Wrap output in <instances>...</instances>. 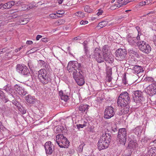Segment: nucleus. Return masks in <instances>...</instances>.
I'll use <instances>...</instances> for the list:
<instances>
[{
	"mask_svg": "<svg viewBox=\"0 0 156 156\" xmlns=\"http://www.w3.org/2000/svg\"><path fill=\"white\" fill-rule=\"evenodd\" d=\"M87 43V41H84L82 44L83 46L84 50L86 55L89 53L88 47V46Z\"/></svg>",
	"mask_w": 156,
	"mask_h": 156,
	"instance_id": "obj_27",
	"label": "nucleus"
},
{
	"mask_svg": "<svg viewBox=\"0 0 156 156\" xmlns=\"http://www.w3.org/2000/svg\"><path fill=\"white\" fill-rule=\"evenodd\" d=\"M38 79L43 84H46L51 82V79L46 70L42 69L38 71Z\"/></svg>",
	"mask_w": 156,
	"mask_h": 156,
	"instance_id": "obj_3",
	"label": "nucleus"
},
{
	"mask_svg": "<svg viewBox=\"0 0 156 156\" xmlns=\"http://www.w3.org/2000/svg\"><path fill=\"white\" fill-rule=\"evenodd\" d=\"M137 144L136 141L131 140L129 141L128 145V147L129 149H134L137 147Z\"/></svg>",
	"mask_w": 156,
	"mask_h": 156,
	"instance_id": "obj_20",
	"label": "nucleus"
},
{
	"mask_svg": "<svg viewBox=\"0 0 156 156\" xmlns=\"http://www.w3.org/2000/svg\"><path fill=\"white\" fill-rule=\"evenodd\" d=\"M44 147L46 154L48 155H51L54 149V146L51 144V142L48 141L45 143L44 145Z\"/></svg>",
	"mask_w": 156,
	"mask_h": 156,
	"instance_id": "obj_12",
	"label": "nucleus"
},
{
	"mask_svg": "<svg viewBox=\"0 0 156 156\" xmlns=\"http://www.w3.org/2000/svg\"><path fill=\"white\" fill-rule=\"evenodd\" d=\"M18 93L20 95L24 96L27 93V92L25 90L24 88L22 87L21 89L19 90Z\"/></svg>",
	"mask_w": 156,
	"mask_h": 156,
	"instance_id": "obj_30",
	"label": "nucleus"
},
{
	"mask_svg": "<svg viewBox=\"0 0 156 156\" xmlns=\"http://www.w3.org/2000/svg\"><path fill=\"white\" fill-rule=\"evenodd\" d=\"M132 96L133 100L136 103H142L145 101L143 94L141 91L136 90L134 91Z\"/></svg>",
	"mask_w": 156,
	"mask_h": 156,
	"instance_id": "obj_9",
	"label": "nucleus"
},
{
	"mask_svg": "<svg viewBox=\"0 0 156 156\" xmlns=\"http://www.w3.org/2000/svg\"><path fill=\"white\" fill-rule=\"evenodd\" d=\"M112 131L113 133H115V132H117V130L116 128L112 127Z\"/></svg>",
	"mask_w": 156,
	"mask_h": 156,
	"instance_id": "obj_59",
	"label": "nucleus"
},
{
	"mask_svg": "<svg viewBox=\"0 0 156 156\" xmlns=\"http://www.w3.org/2000/svg\"><path fill=\"white\" fill-rule=\"evenodd\" d=\"M127 133L124 128L119 129L117 137V141L120 144L125 145L126 141Z\"/></svg>",
	"mask_w": 156,
	"mask_h": 156,
	"instance_id": "obj_4",
	"label": "nucleus"
},
{
	"mask_svg": "<svg viewBox=\"0 0 156 156\" xmlns=\"http://www.w3.org/2000/svg\"><path fill=\"white\" fill-rule=\"evenodd\" d=\"M45 62L42 60H40L38 61V63L41 65V66L42 67L45 65Z\"/></svg>",
	"mask_w": 156,
	"mask_h": 156,
	"instance_id": "obj_47",
	"label": "nucleus"
},
{
	"mask_svg": "<svg viewBox=\"0 0 156 156\" xmlns=\"http://www.w3.org/2000/svg\"><path fill=\"white\" fill-rule=\"evenodd\" d=\"M146 81L150 82H152L154 81V78L151 77H147L146 78Z\"/></svg>",
	"mask_w": 156,
	"mask_h": 156,
	"instance_id": "obj_39",
	"label": "nucleus"
},
{
	"mask_svg": "<svg viewBox=\"0 0 156 156\" xmlns=\"http://www.w3.org/2000/svg\"><path fill=\"white\" fill-rule=\"evenodd\" d=\"M145 5V3L144 1H142L140 2L139 3V6H143L144 5Z\"/></svg>",
	"mask_w": 156,
	"mask_h": 156,
	"instance_id": "obj_58",
	"label": "nucleus"
},
{
	"mask_svg": "<svg viewBox=\"0 0 156 156\" xmlns=\"http://www.w3.org/2000/svg\"><path fill=\"white\" fill-rule=\"evenodd\" d=\"M2 100L5 103H6L9 101V100L6 98L5 96V98H2Z\"/></svg>",
	"mask_w": 156,
	"mask_h": 156,
	"instance_id": "obj_53",
	"label": "nucleus"
},
{
	"mask_svg": "<svg viewBox=\"0 0 156 156\" xmlns=\"http://www.w3.org/2000/svg\"><path fill=\"white\" fill-rule=\"evenodd\" d=\"M2 89L5 90L7 93L10 94V95L13 98V95L11 94L13 91L12 87L9 84H7Z\"/></svg>",
	"mask_w": 156,
	"mask_h": 156,
	"instance_id": "obj_15",
	"label": "nucleus"
},
{
	"mask_svg": "<svg viewBox=\"0 0 156 156\" xmlns=\"http://www.w3.org/2000/svg\"><path fill=\"white\" fill-rule=\"evenodd\" d=\"M49 16L50 18H52V19H55V18H57L58 17H60V16H57L56 15V14H50L49 15Z\"/></svg>",
	"mask_w": 156,
	"mask_h": 156,
	"instance_id": "obj_43",
	"label": "nucleus"
},
{
	"mask_svg": "<svg viewBox=\"0 0 156 156\" xmlns=\"http://www.w3.org/2000/svg\"><path fill=\"white\" fill-rule=\"evenodd\" d=\"M42 37V36L40 35H37L36 38V40L37 41H38L39 40V39L41 38Z\"/></svg>",
	"mask_w": 156,
	"mask_h": 156,
	"instance_id": "obj_61",
	"label": "nucleus"
},
{
	"mask_svg": "<svg viewBox=\"0 0 156 156\" xmlns=\"http://www.w3.org/2000/svg\"><path fill=\"white\" fill-rule=\"evenodd\" d=\"M148 155L151 156L156 154V148L155 147L151 148L148 151Z\"/></svg>",
	"mask_w": 156,
	"mask_h": 156,
	"instance_id": "obj_26",
	"label": "nucleus"
},
{
	"mask_svg": "<svg viewBox=\"0 0 156 156\" xmlns=\"http://www.w3.org/2000/svg\"><path fill=\"white\" fill-rule=\"evenodd\" d=\"M5 94L4 92L2 90L0 91V97H2V98H5Z\"/></svg>",
	"mask_w": 156,
	"mask_h": 156,
	"instance_id": "obj_51",
	"label": "nucleus"
},
{
	"mask_svg": "<svg viewBox=\"0 0 156 156\" xmlns=\"http://www.w3.org/2000/svg\"><path fill=\"white\" fill-rule=\"evenodd\" d=\"M60 98L62 100L66 102L69 99V94H66L65 95H64L63 96H62Z\"/></svg>",
	"mask_w": 156,
	"mask_h": 156,
	"instance_id": "obj_31",
	"label": "nucleus"
},
{
	"mask_svg": "<svg viewBox=\"0 0 156 156\" xmlns=\"http://www.w3.org/2000/svg\"><path fill=\"white\" fill-rule=\"evenodd\" d=\"M7 4L6 3L4 4L0 8V9H2V7L4 9H8V6L7 5Z\"/></svg>",
	"mask_w": 156,
	"mask_h": 156,
	"instance_id": "obj_54",
	"label": "nucleus"
},
{
	"mask_svg": "<svg viewBox=\"0 0 156 156\" xmlns=\"http://www.w3.org/2000/svg\"><path fill=\"white\" fill-rule=\"evenodd\" d=\"M102 51L103 54L110 53V51L109 46L107 45H104L102 48Z\"/></svg>",
	"mask_w": 156,
	"mask_h": 156,
	"instance_id": "obj_25",
	"label": "nucleus"
},
{
	"mask_svg": "<svg viewBox=\"0 0 156 156\" xmlns=\"http://www.w3.org/2000/svg\"><path fill=\"white\" fill-rule=\"evenodd\" d=\"M87 123L83 124H79L76 125L78 129H80V128H83L87 126Z\"/></svg>",
	"mask_w": 156,
	"mask_h": 156,
	"instance_id": "obj_44",
	"label": "nucleus"
},
{
	"mask_svg": "<svg viewBox=\"0 0 156 156\" xmlns=\"http://www.w3.org/2000/svg\"><path fill=\"white\" fill-rule=\"evenodd\" d=\"M66 94L65 91L64 92L62 90H61L59 91V95L60 98H61L62 96H63L64 95H65Z\"/></svg>",
	"mask_w": 156,
	"mask_h": 156,
	"instance_id": "obj_45",
	"label": "nucleus"
},
{
	"mask_svg": "<svg viewBox=\"0 0 156 156\" xmlns=\"http://www.w3.org/2000/svg\"><path fill=\"white\" fill-rule=\"evenodd\" d=\"M140 35H141V34L140 35H139V34H138L136 38V40H137L138 41H141L140 38Z\"/></svg>",
	"mask_w": 156,
	"mask_h": 156,
	"instance_id": "obj_55",
	"label": "nucleus"
},
{
	"mask_svg": "<svg viewBox=\"0 0 156 156\" xmlns=\"http://www.w3.org/2000/svg\"><path fill=\"white\" fill-rule=\"evenodd\" d=\"M65 21L64 20H58V21L56 22L55 23L57 25H61L65 23Z\"/></svg>",
	"mask_w": 156,
	"mask_h": 156,
	"instance_id": "obj_37",
	"label": "nucleus"
},
{
	"mask_svg": "<svg viewBox=\"0 0 156 156\" xmlns=\"http://www.w3.org/2000/svg\"><path fill=\"white\" fill-rule=\"evenodd\" d=\"M38 50V49L37 48H34L31 49L30 50V51L31 53H33L37 51Z\"/></svg>",
	"mask_w": 156,
	"mask_h": 156,
	"instance_id": "obj_49",
	"label": "nucleus"
},
{
	"mask_svg": "<svg viewBox=\"0 0 156 156\" xmlns=\"http://www.w3.org/2000/svg\"><path fill=\"white\" fill-rule=\"evenodd\" d=\"M77 83L80 86H82L85 83L84 78L83 76L82 77H78L75 80Z\"/></svg>",
	"mask_w": 156,
	"mask_h": 156,
	"instance_id": "obj_22",
	"label": "nucleus"
},
{
	"mask_svg": "<svg viewBox=\"0 0 156 156\" xmlns=\"http://www.w3.org/2000/svg\"><path fill=\"white\" fill-rule=\"evenodd\" d=\"M73 71L72 75L74 80L80 77H82V70L77 71L76 69H74Z\"/></svg>",
	"mask_w": 156,
	"mask_h": 156,
	"instance_id": "obj_17",
	"label": "nucleus"
},
{
	"mask_svg": "<svg viewBox=\"0 0 156 156\" xmlns=\"http://www.w3.org/2000/svg\"><path fill=\"white\" fill-rule=\"evenodd\" d=\"M140 127L139 126L136 127L134 130V132L136 134H139V132L140 131Z\"/></svg>",
	"mask_w": 156,
	"mask_h": 156,
	"instance_id": "obj_38",
	"label": "nucleus"
},
{
	"mask_svg": "<svg viewBox=\"0 0 156 156\" xmlns=\"http://www.w3.org/2000/svg\"><path fill=\"white\" fill-rule=\"evenodd\" d=\"M11 98H12L11 100H12V103L15 105L17 106L18 105V103L16 100L14 99L13 100V99L14 98L13 97V98L11 96Z\"/></svg>",
	"mask_w": 156,
	"mask_h": 156,
	"instance_id": "obj_46",
	"label": "nucleus"
},
{
	"mask_svg": "<svg viewBox=\"0 0 156 156\" xmlns=\"http://www.w3.org/2000/svg\"><path fill=\"white\" fill-rule=\"evenodd\" d=\"M112 69L110 68L107 71V73L108 75V76H110V75L112 74Z\"/></svg>",
	"mask_w": 156,
	"mask_h": 156,
	"instance_id": "obj_52",
	"label": "nucleus"
},
{
	"mask_svg": "<svg viewBox=\"0 0 156 156\" xmlns=\"http://www.w3.org/2000/svg\"><path fill=\"white\" fill-rule=\"evenodd\" d=\"M101 50L98 48H96L95 49V50L94 51V57L96 56H97L101 54Z\"/></svg>",
	"mask_w": 156,
	"mask_h": 156,
	"instance_id": "obj_32",
	"label": "nucleus"
},
{
	"mask_svg": "<svg viewBox=\"0 0 156 156\" xmlns=\"http://www.w3.org/2000/svg\"><path fill=\"white\" fill-rule=\"evenodd\" d=\"M49 66L48 65L46 62L45 65L43 66V67H44L45 69H48V67Z\"/></svg>",
	"mask_w": 156,
	"mask_h": 156,
	"instance_id": "obj_62",
	"label": "nucleus"
},
{
	"mask_svg": "<svg viewBox=\"0 0 156 156\" xmlns=\"http://www.w3.org/2000/svg\"><path fill=\"white\" fill-rule=\"evenodd\" d=\"M33 43V42L32 41H26V44H29V45H31Z\"/></svg>",
	"mask_w": 156,
	"mask_h": 156,
	"instance_id": "obj_64",
	"label": "nucleus"
},
{
	"mask_svg": "<svg viewBox=\"0 0 156 156\" xmlns=\"http://www.w3.org/2000/svg\"><path fill=\"white\" fill-rule=\"evenodd\" d=\"M23 5V2H21L20 1H19L18 2H17L16 3V5L17 6H18L20 5Z\"/></svg>",
	"mask_w": 156,
	"mask_h": 156,
	"instance_id": "obj_56",
	"label": "nucleus"
},
{
	"mask_svg": "<svg viewBox=\"0 0 156 156\" xmlns=\"http://www.w3.org/2000/svg\"><path fill=\"white\" fill-rule=\"evenodd\" d=\"M26 99L27 102L30 104H34L36 101L34 97L29 95L26 97Z\"/></svg>",
	"mask_w": 156,
	"mask_h": 156,
	"instance_id": "obj_21",
	"label": "nucleus"
},
{
	"mask_svg": "<svg viewBox=\"0 0 156 156\" xmlns=\"http://www.w3.org/2000/svg\"><path fill=\"white\" fill-rule=\"evenodd\" d=\"M145 92L148 94L152 96L156 94V83H154L149 85L146 88Z\"/></svg>",
	"mask_w": 156,
	"mask_h": 156,
	"instance_id": "obj_11",
	"label": "nucleus"
},
{
	"mask_svg": "<svg viewBox=\"0 0 156 156\" xmlns=\"http://www.w3.org/2000/svg\"><path fill=\"white\" fill-rule=\"evenodd\" d=\"M108 23L107 21H104L99 23L98 25V27L100 28H102L106 26Z\"/></svg>",
	"mask_w": 156,
	"mask_h": 156,
	"instance_id": "obj_29",
	"label": "nucleus"
},
{
	"mask_svg": "<svg viewBox=\"0 0 156 156\" xmlns=\"http://www.w3.org/2000/svg\"><path fill=\"white\" fill-rule=\"evenodd\" d=\"M67 69L69 73L72 72L74 69H77L78 71L82 70L83 66L81 63H79L77 61H72L69 62Z\"/></svg>",
	"mask_w": 156,
	"mask_h": 156,
	"instance_id": "obj_8",
	"label": "nucleus"
},
{
	"mask_svg": "<svg viewBox=\"0 0 156 156\" xmlns=\"http://www.w3.org/2000/svg\"><path fill=\"white\" fill-rule=\"evenodd\" d=\"M145 3V5L149 4V3H150L151 2V0H146L144 1Z\"/></svg>",
	"mask_w": 156,
	"mask_h": 156,
	"instance_id": "obj_60",
	"label": "nucleus"
},
{
	"mask_svg": "<svg viewBox=\"0 0 156 156\" xmlns=\"http://www.w3.org/2000/svg\"><path fill=\"white\" fill-rule=\"evenodd\" d=\"M16 70L18 72L25 77L31 76L28 68L24 64H18L16 66Z\"/></svg>",
	"mask_w": 156,
	"mask_h": 156,
	"instance_id": "obj_7",
	"label": "nucleus"
},
{
	"mask_svg": "<svg viewBox=\"0 0 156 156\" xmlns=\"http://www.w3.org/2000/svg\"><path fill=\"white\" fill-rule=\"evenodd\" d=\"M84 10L85 12L89 13H90L91 12V9L88 5H86L85 7Z\"/></svg>",
	"mask_w": 156,
	"mask_h": 156,
	"instance_id": "obj_40",
	"label": "nucleus"
},
{
	"mask_svg": "<svg viewBox=\"0 0 156 156\" xmlns=\"http://www.w3.org/2000/svg\"><path fill=\"white\" fill-rule=\"evenodd\" d=\"M136 45L139 49L144 53L148 54L151 51V46L148 43L143 41H137Z\"/></svg>",
	"mask_w": 156,
	"mask_h": 156,
	"instance_id": "obj_6",
	"label": "nucleus"
},
{
	"mask_svg": "<svg viewBox=\"0 0 156 156\" xmlns=\"http://www.w3.org/2000/svg\"><path fill=\"white\" fill-rule=\"evenodd\" d=\"M56 142L61 148H68L69 144L68 139L62 134H58L56 136Z\"/></svg>",
	"mask_w": 156,
	"mask_h": 156,
	"instance_id": "obj_5",
	"label": "nucleus"
},
{
	"mask_svg": "<svg viewBox=\"0 0 156 156\" xmlns=\"http://www.w3.org/2000/svg\"><path fill=\"white\" fill-rule=\"evenodd\" d=\"M130 99L128 93L127 92L122 93L119 96L117 99L118 105L123 108L119 112V115H121L127 113L129 111V103Z\"/></svg>",
	"mask_w": 156,
	"mask_h": 156,
	"instance_id": "obj_1",
	"label": "nucleus"
},
{
	"mask_svg": "<svg viewBox=\"0 0 156 156\" xmlns=\"http://www.w3.org/2000/svg\"><path fill=\"white\" fill-rule=\"evenodd\" d=\"M94 58L97 62L99 63L103 62L104 61L103 54V55L100 54L94 57Z\"/></svg>",
	"mask_w": 156,
	"mask_h": 156,
	"instance_id": "obj_24",
	"label": "nucleus"
},
{
	"mask_svg": "<svg viewBox=\"0 0 156 156\" xmlns=\"http://www.w3.org/2000/svg\"><path fill=\"white\" fill-rule=\"evenodd\" d=\"M19 110L20 111V112L23 114H25L26 112V110L23 107H21L19 108Z\"/></svg>",
	"mask_w": 156,
	"mask_h": 156,
	"instance_id": "obj_42",
	"label": "nucleus"
},
{
	"mask_svg": "<svg viewBox=\"0 0 156 156\" xmlns=\"http://www.w3.org/2000/svg\"><path fill=\"white\" fill-rule=\"evenodd\" d=\"M22 87L20 86L18 84H16L14 86V90L18 93L19 90L21 89Z\"/></svg>",
	"mask_w": 156,
	"mask_h": 156,
	"instance_id": "obj_35",
	"label": "nucleus"
},
{
	"mask_svg": "<svg viewBox=\"0 0 156 156\" xmlns=\"http://www.w3.org/2000/svg\"><path fill=\"white\" fill-rule=\"evenodd\" d=\"M104 59L106 62L109 63H112L114 61L113 55L110 53L103 54Z\"/></svg>",
	"mask_w": 156,
	"mask_h": 156,
	"instance_id": "obj_14",
	"label": "nucleus"
},
{
	"mask_svg": "<svg viewBox=\"0 0 156 156\" xmlns=\"http://www.w3.org/2000/svg\"><path fill=\"white\" fill-rule=\"evenodd\" d=\"M28 65L30 70H32L34 69V65L31 62H29Z\"/></svg>",
	"mask_w": 156,
	"mask_h": 156,
	"instance_id": "obj_41",
	"label": "nucleus"
},
{
	"mask_svg": "<svg viewBox=\"0 0 156 156\" xmlns=\"http://www.w3.org/2000/svg\"><path fill=\"white\" fill-rule=\"evenodd\" d=\"M127 41L129 44L132 46H135L136 45V39L134 37H132L129 35H128L127 37Z\"/></svg>",
	"mask_w": 156,
	"mask_h": 156,
	"instance_id": "obj_16",
	"label": "nucleus"
},
{
	"mask_svg": "<svg viewBox=\"0 0 156 156\" xmlns=\"http://www.w3.org/2000/svg\"><path fill=\"white\" fill-rule=\"evenodd\" d=\"M118 4H117V7L119 8L123 5H126L128 2H130L128 0H117Z\"/></svg>",
	"mask_w": 156,
	"mask_h": 156,
	"instance_id": "obj_23",
	"label": "nucleus"
},
{
	"mask_svg": "<svg viewBox=\"0 0 156 156\" xmlns=\"http://www.w3.org/2000/svg\"><path fill=\"white\" fill-rule=\"evenodd\" d=\"M85 145V144L83 143V144H80L78 148V150L80 152H82L83 149V146Z\"/></svg>",
	"mask_w": 156,
	"mask_h": 156,
	"instance_id": "obj_36",
	"label": "nucleus"
},
{
	"mask_svg": "<svg viewBox=\"0 0 156 156\" xmlns=\"http://www.w3.org/2000/svg\"><path fill=\"white\" fill-rule=\"evenodd\" d=\"M6 3L7 5L8 6V9H9L15 5V2L12 1H11L7 2Z\"/></svg>",
	"mask_w": 156,
	"mask_h": 156,
	"instance_id": "obj_33",
	"label": "nucleus"
},
{
	"mask_svg": "<svg viewBox=\"0 0 156 156\" xmlns=\"http://www.w3.org/2000/svg\"><path fill=\"white\" fill-rule=\"evenodd\" d=\"M115 114L114 108L112 106L107 107L104 112L105 118L109 119L113 117Z\"/></svg>",
	"mask_w": 156,
	"mask_h": 156,
	"instance_id": "obj_10",
	"label": "nucleus"
},
{
	"mask_svg": "<svg viewBox=\"0 0 156 156\" xmlns=\"http://www.w3.org/2000/svg\"><path fill=\"white\" fill-rule=\"evenodd\" d=\"M112 140L111 135L109 133L103 134L101 136L98 143V148L99 151L107 148Z\"/></svg>",
	"mask_w": 156,
	"mask_h": 156,
	"instance_id": "obj_2",
	"label": "nucleus"
},
{
	"mask_svg": "<svg viewBox=\"0 0 156 156\" xmlns=\"http://www.w3.org/2000/svg\"><path fill=\"white\" fill-rule=\"evenodd\" d=\"M103 12V10L101 9H99L98 10V12L97 13V14L98 16L101 15Z\"/></svg>",
	"mask_w": 156,
	"mask_h": 156,
	"instance_id": "obj_48",
	"label": "nucleus"
},
{
	"mask_svg": "<svg viewBox=\"0 0 156 156\" xmlns=\"http://www.w3.org/2000/svg\"><path fill=\"white\" fill-rule=\"evenodd\" d=\"M107 78V80L108 82H110L111 81L112 78L110 77V76H108V78Z\"/></svg>",
	"mask_w": 156,
	"mask_h": 156,
	"instance_id": "obj_63",
	"label": "nucleus"
},
{
	"mask_svg": "<svg viewBox=\"0 0 156 156\" xmlns=\"http://www.w3.org/2000/svg\"><path fill=\"white\" fill-rule=\"evenodd\" d=\"M75 14L76 16L80 18H83L84 16V13L81 12H77Z\"/></svg>",
	"mask_w": 156,
	"mask_h": 156,
	"instance_id": "obj_34",
	"label": "nucleus"
},
{
	"mask_svg": "<svg viewBox=\"0 0 156 156\" xmlns=\"http://www.w3.org/2000/svg\"><path fill=\"white\" fill-rule=\"evenodd\" d=\"M132 69L133 70L134 73L138 74L143 71L142 68L140 66H135L132 67Z\"/></svg>",
	"mask_w": 156,
	"mask_h": 156,
	"instance_id": "obj_19",
	"label": "nucleus"
},
{
	"mask_svg": "<svg viewBox=\"0 0 156 156\" xmlns=\"http://www.w3.org/2000/svg\"><path fill=\"white\" fill-rule=\"evenodd\" d=\"M88 23V21H87L82 20L80 22V23L81 25H85Z\"/></svg>",
	"mask_w": 156,
	"mask_h": 156,
	"instance_id": "obj_50",
	"label": "nucleus"
},
{
	"mask_svg": "<svg viewBox=\"0 0 156 156\" xmlns=\"http://www.w3.org/2000/svg\"><path fill=\"white\" fill-rule=\"evenodd\" d=\"M129 51L130 54H133V55H134L135 56L137 57H139V55L138 53L137 52L135 51L133 49L130 48L129 49Z\"/></svg>",
	"mask_w": 156,
	"mask_h": 156,
	"instance_id": "obj_28",
	"label": "nucleus"
},
{
	"mask_svg": "<svg viewBox=\"0 0 156 156\" xmlns=\"http://www.w3.org/2000/svg\"><path fill=\"white\" fill-rule=\"evenodd\" d=\"M89 107V106L87 105L81 104L79 106V109L80 111L82 112V113H87Z\"/></svg>",
	"mask_w": 156,
	"mask_h": 156,
	"instance_id": "obj_18",
	"label": "nucleus"
},
{
	"mask_svg": "<svg viewBox=\"0 0 156 156\" xmlns=\"http://www.w3.org/2000/svg\"><path fill=\"white\" fill-rule=\"evenodd\" d=\"M115 55L118 60L121 61L124 59L126 54L125 49L119 48L116 50Z\"/></svg>",
	"mask_w": 156,
	"mask_h": 156,
	"instance_id": "obj_13",
	"label": "nucleus"
},
{
	"mask_svg": "<svg viewBox=\"0 0 156 156\" xmlns=\"http://www.w3.org/2000/svg\"><path fill=\"white\" fill-rule=\"evenodd\" d=\"M41 41L43 42H46L48 41V40L47 38L45 37L42 38L41 39Z\"/></svg>",
	"mask_w": 156,
	"mask_h": 156,
	"instance_id": "obj_57",
	"label": "nucleus"
}]
</instances>
